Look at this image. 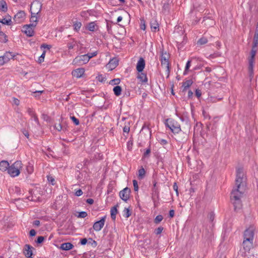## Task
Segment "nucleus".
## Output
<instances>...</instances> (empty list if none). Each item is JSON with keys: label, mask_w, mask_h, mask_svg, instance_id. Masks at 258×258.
I'll return each mask as SVG.
<instances>
[{"label": "nucleus", "mask_w": 258, "mask_h": 258, "mask_svg": "<svg viewBox=\"0 0 258 258\" xmlns=\"http://www.w3.org/2000/svg\"><path fill=\"white\" fill-rule=\"evenodd\" d=\"M243 168H237L236 169V177L235 179L236 188L233 189L231 194V200L234 205L235 210L240 209L241 206L240 199L244 191L243 185Z\"/></svg>", "instance_id": "obj_1"}, {"label": "nucleus", "mask_w": 258, "mask_h": 258, "mask_svg": "<svg viewBox=\"0 0 258 258\" xmlns=\"http://www.w3.org/2000/svg\"><path fill=\"white\" fill-rule=\"evenodd\" d=\"M22 167V163L20 161H17L12 165L9 166L8 172L12 177H15L20 174V170Z\"/></svg>", "instance_id": "obj_2"}, {"label": "nucleus", "mask_w": 258, "mask_h": 258, "mask_svg": "<svg viewBox=\"0 0 258 258\" xmlns=\"http://www.w3.org/2000/svg\"><path fill=\"white\" fill-rule=\"evenodd\" d=\"M256 47L252 46V48L250 52V56L248 59V73L250 79L251 80L253 75V66L254 62V57L256 52Z\"/></svg>", "instance_id": "obj_3"}, {"label": "nucleus", "mask_w": 258, "mask_h": 258, "mask_svg": "<svg viewBox=\"0 0 258 258\" xmlns=\"http://www.w3.org/2000/svg\"><path fill=\"white\" fill-rule=\"evenodd\" d=\"M165 124L174 134H178L181 131L180 125L174 120L167 119L166 121Z\"/></svg>", "instance_id": "obj_4"}, {"label": "nucleus", "mask_w": 258, "mask_h": 258, "mask_svg": "<svg viewBox=\"0 0 258 258\" xmlns=\"http://www.w3.org/2000/svg\"><path fill=\"white\" fill-rule=\"evenodd\" d=\"M169 54L166 52L162 51L161 55V62L162 67L164 68L166 71L169 72Z\"/></svg>", "instance_id": "obj_5"}, {"label": "nucleus", "mask_w": 258, "mask_h": 258, "mask_svg": "<svg viewBox=\"0 0 258 258\" xmlns=\"http://www.w3.org/2000/svg\"><path fill=\"white\" fill-rule=\"evenodd\" d=\"M36 27V24H30L24 25L22 31L28 37H32L34 34V29Z\"/></svg>", "instance_id": "obj_6"}, {"label": "nucleus", "mask_w": 258, "mask_h": 258, "mask_svg": "<svg viewBox=\"0 0 258 258\" xmlns=\"http://www.w3.org/2000/svg\"><path fill=\"white\" fill-rule=\"evenodd\" d=\"M82 51V63L86 64L89 62V60L97 54V52L95 51L91 53H84Z\"/></svg>", "instance_id": "obj_7"}, {"label": "nucleus", "mask_w": 258, "mask_h": 258, "mask_svg": "<svg viewBox=\"0 0 258 258\" xmlns=\"http://www.w3.org/2000/svg\"><path fill=\"white\" fill-rule=\"evenodd\" d=\"M254 229L253 227H249L247 229L244 233V239L253 240Z\"/></svg>", "instance_id": "obj_8"}, {"label": "nucleus", "mask_w": 258, "mask_h": 258, "mask_svg": "<svg viewBox=\"0 0 258 258\" xmlns=\"http://www.w3.org/2000/svg\"><path fill=\"white\" fill-rule=\"evenodd\" d=\"M106 217H103L98 221L96 222L93 225V229L96 231H99L103 228L104 225Z\"/></svg>", "instance_id": "obj_9"}, {"label": "nucleus", "mask_w": 258, "mask_h": 258, "mask_svg": "<svg viewBox=\"0 0 258 258\" xmlns=\"http://www.w3.org/2000/svg\"><path fill=\"white\" fill-rule=\"evenodd\" d=\"M130 189L125 187L119 192V197L123 201H126L130 198Z\"/></svg>", "instance_id": "obj_10"}, {"label": "nucleus", "mask_w": 258, "mask_h": 258, "mask_svg": "<svg viewBox=\"0 0 258 258\" xmlns=\"http://www.w3.org/2000/svg\"><path fill=\"white\" fill-rule=\"evenodd\" d=\"M33 249V247L29 244H26L24 246V254L28 258L32 257Z\"/></svg>", "instance_id": "obj_11"}, {"label": "nucleus", "mask_w": 258, "mask_h": 258, "mask_svg": "<svg viewBox=\"0 0 258 258\" xmlns=\"http://www.w3.org/2000/svg\"><path fill=\"white\" fill-rule=\"evenodd\" d=\"M41 7L42 6L39 2H34L31 4L30 10H33L39 13L41 11Z\"/></svg>", "instance_id": "obj_12"}, {"label": "nucleus", "mask_w": 258, "mask_h": 258, "mask_svg": "<svg viewBox=\"0 0 258 258\" xmlns=\"http://www.w3.org/2000/svg\"><path fill=\"white\" fill-rule=\"evenodd\" d=\"M25 17V13L24 11L18 12L13 18L14 20L17 23H20Z\"/></svg>", "instance_id": "obj_13"}, {"label": "nucleus", "mask_w": 258, "mask_h": 258, "mask_svg": "<svg viewBox=\"0 0 258 258\" xmlns=\"http://www.w3.org/2000/svg\"><path fill=\"white\" fill-rule=\"evenodd\" d=\"M145 66V62L144 59L141 57L138 61L137 64V70L139 72H142Z\"/></svg>", "instance_id": "obj_14"}, {"label": "nucleus", "mask_w": 258, "mask_h": 258, "mask_svg": "<svg viewBox=\"0 0 258 258\" xmlns=\"http://www.w3.org/2000/svg\"><path fill=\"white\" fill-rule=\"evenodd\" d=\"M0 23L4 25L10 26L12 24V18L9 15L6 16L5 18H0Z\"/></svg>", "instance_id": "obj_15"}, {"label": "nucleus", "mask_w": 258, "mask_h": 258, "mask_svg": "<svg viewBox=\"0 0 258 258\" xmlns=\"http://www.w3.org/2000/svg\"><path fill=\"white\" fill-rule=\"evenodd\" d=\"M85 28L90 31H95L98 29V26L95 22H92L87 24L85 26Z\"/></svg>", "instance_id": "obj_16"}, {"label": "nucleus", "mask_w": 258, "mask_h": 258, "mask_svg": "<svg viewBox=\"0 0 258 258\" xmlns=\"http://www.w3.org/2000/svg\"><path fill=\"white\" fill-rule=\"evenodd\" d=\"M27 112L31 116V119H33L37 123V124H39L38 118L33 110L30 108H28L27 109Z\"/></svg>", "instance_id": "obj_17"}, {"label": "nucleus", "mask_w": 258, "mask_h": 258, "mask_svg": "<svg viewBox=\"0 0 258 258\" xmlns=\"http://www.w3.org/2000/svg\"><path fill=\"white\" fill-rule=\"evenodd\" d=\"M253 240L244 239L242 244L246 251H249L252 246Z\"/></svg>", "instance_id": "obj_18"}, {"label": "nucleus", "mask_w": 258, "mask_h": 258, "mask_svg": "<svg viewBox=\"0 0 258 258\" xmlns=\"http://www.w3.org/2000/svg\"><path fill=\"white\" fill-rule=\"evenodd\" d=\"M9 163L7 161L3 160L0 162V170L2 171L8 170Z\"/></svg>", "instance_id": "obj_19"}, {"label": "nucleus", "mask_w": 258, "mask_h": 258, "mask_svg": "<svg viewBox=\"0 0 258 258\" xmlns=\"http://www.w3.org/2000/svg\"><path fill=\"white\" fill-rule=\"evenodd\" d=\"M137 78L142 83H146L148 81L147 76L145 74L142 72H139Z\"/></svg>", "instance_id": "obj_20"}, {"label": "nucleus", "mask_w": 258, "mask_h": 258, "mask_svg": "<svg viewBox=\"0 0 258 258\" xmlns=\"http://www.w3.org/2000/svg\"><path fill=\"white\" fill-rule=\"evenodd\" d=\"M73 247V245L72 243L70 242H67L61 244L60 248L64 250H68L72 249Z\"/></svg>", "instance_id": "obj_21"}, {"label": "nucleus", "mask_w": 258, "mask_h": 258, "mask_svg": "<svg viewBox=\"0 0 258 258\" xmlns=\"http://www.w3.org/2000/svg\"><path fill=\"white\" fill-rule=\"evenodd\" d=\"M151 28L152 31L156 32L159 28V25L155 20H152L150 23Z\"/></svg>", "instance_id": "obj_22"}, {"label": "nucleus", "mask_w": 258, "mask_h": 258, "mask_svg": "<svg viewBox=\"0 0 258 258\" xmlns=\"http://www.w3.org/2000/svg\"><path fill=\"white\" fill-rule=\"evenodd\" d=\"M15 55L11 52H6L3 55V57L6 62H8L11 59L14 57Z\"/></svg>", "instance_id": "obj_23"}, {"label": "nucleus", "mask_w": 258, "mask_h": 258, "mask_svg": "<svg viewBox=\"0 0 258 258\" xmlns=\"http://www.w3.org/2000/svg\"><path fill=\"white\" fill-rule=\"evenodd\" d=\"M0 11L3 12H6L8 11L7 4L4 0L0 1Z\"/></svg>", "instance_id": "obj_24"}, {"label": "nucleus", "mask_w": 258, "mask_h": 258, "mask_svg": "<svg viewBox=\"0 0 258 258\" xmlns=\"http://www.w3.org/2000/svg\"><path fill=\"white\" fill-rule=\"evenodd\" d=\"M108 65L111 69H112L118 65V61L116 59H112L109 61Z\"/></svg>", "instance_id": "obj_25"}, {"label": "nucleus", "mask_w": 258, "mask_h": 258, "mask_svg": "<svg viewBox=\"0 0 258 258\" xmlns=\"http://www.w3.org/2000/svg\"><path fill=\"white\" fill-rule=\"evenodd\" d=\"M145 170L143 167H141L138 171V177L139 179H142L144 178L145 175Z\"/></svg>", "instance_id": "obj_26"}, {"label": "nucleus", "mask_w": 258, "mask_h": 258, "mask_svg": "<svg viewBox=\"0 0 258 258\" xmlns=\"http://www.w3.org/2000/svg\"><path fill=\"white\" fill-rule=\"evenodd\" d=\"M193 82L191 80H188L183 83L182 87H183V91L189 88L192 84Z\"/></svg>", "instance_id": "obj_27"}, {"label": "nucleus", "mask_w": 258, "mask_h": 258, "mask_svg": "<svg viewBox=\"0 0 258 258\" xmlns=\"http://www.w3.org/2000/svg\"><path fill=\"white\" fill-rule=\"evenodd\" d=\"M113 90L114 94L116 96H118L121 94L122 89L120 86H116L115 87H114Z\"/></svg>", "instance_id": "obj_28"}, {"label": "nucleus", "mask_w": 258, "mask_h": 258, "mask_svg": "<svg viewBox=\"0 0 258 258\" xmlns=\"http://www.w3.org/2000/svg\"><path fill=\"white\" fill-rule=\"evenodd\" d=\"M72 74L73 77H76L77 78H79L81 77V68H78L74 71H73L72 73Z\"/></svg>", "instance_id": "obj_29"}, {"label": "nucleus", "mask_w": 258, "mask_h": 258, "mask_svg": "<svg viewBox=\"0 0 258 258\" xmlns=\"http://www.w3.org/2000/svg\"><path fill=\"white\" fill-rule=\"evenodd\" d=\"M47 178L48 183H50L52 185L56 184L55 179L51 175H47Z\"/></svg>", "instance_id": "obj_30"}, {"label": "nucleus", "mask_w": 258, "mask_h": 258, "mask_svg": "<svg viewBox=\"0 0 258 258\" xmlns=\"http://www.w3.org/2000/svg\"><path fill=\"white\" fill-rule=\"evenodd\" d=\"M131 215V212L128 208H125L123 211L122 215L125 218H128Z\"/></svg>", "instance_id": "obj_31"}, {"label": "nucleus", "mask_w": 258, "mask_h": 258, "mask_svg": "<svg viewBox=\"0 0 258 258\" xmlns=\"http://www.w3.org/2000/svg\"><path fill=\"white\" fill-rule=\"evenodd\" d=\"M111 218L113 220H114L116 218V215L117 213V209L115 208V207H113L111 209Z\"/></svg>", "instance_id": "obj_32"}, {"label": "nucleus", "mask_w": 258, "mask_h": 258, "mask_svg": "<svg viewBox=\"0 0 258 258\" xmlns=\"http://www.w3.org/2000/svg\"><path fill=\"white\" fill-rule=\"evenodd\" d=\"M77 184H74L72 186V189L75 191V195L76 196H78V197H79L81 196V188H76V186H77Z\"/></svg>", "instance_id": "obj_33"}, {"label": "nucleus", "mask_w": 258, "mask_h": 258, "mask_svg": "<svg viewBox=\"0 0 258 258\" xmlns=\"http://www.w3.org/2000/svg\"><path fill=\"white\" fill-rule=\"evenodd\" d=\"M88 245H90L92 247H95L97 245V243L95 240H93L92 238H89L87 243Z\"/></svg>", "instance_id": "obj_34"}, {"label": "nucleus", "mask_w": 258, "mask_h": 258, "mask_svg": "<svg viewBox=\"0 0 258 258\" xmlns=\"http://www.w3.org/2000/svg\"><path fill=\"white\" fill-rule=\"evenodd\" d=\"M207 42H208V40L206 38L202 37L198 40L197 43H198V44L203 45V44L207 43Z\"/></svg>", "instance_id": "obj_35"}, {"label": "nucleus", "mask_w": 258, "mask_h": 258, "mask_svg": "<svg viewBox=\"0 0 258 258\" xmlns=\"http://www.w3.org/2000/svg\"><path fill=\"white\" fill-rule=\"evenodd\" d=\"M258 45V34L255 33L253 38V44L254 47H257Z\"/></svg>", "instance_id": "obj_36"}, {"label": "nucleus", "mask_w": 258, "mask_h": 258, "mask_svg": "<svg viewBox=\"0 0 258 258\" xmlns=\"http://www.w3.org/2000/svg\"><path fill=\"white\" fill-rule=\"evenodd\" d=\"M190 61L188 60L186 62V66H185V70H184V71L183 72V75H186L187 74L188 69L190 68Z\"/></svg>", "instance_id": "obj_37"}, {"label": "nucleus", "mask_w": 258, "mask_h": 258, "mask_svg": "<svg viewBox=\"0 0 258 258\" xmlns=\"http://www.w3.org/2000/svg\"><path fill=\"white\" fill-rule=\"evenodd\" d=\"M70 118L72 120L75 125H79L80 123L79 120L74 116H71Z\"/></svg>", "instance_id": "obj_38"}, {"label": "nucleus", "mask_w": 258, "mask_h": 258, "mask_svg": "<svg viewBox=\"0 0 258 258\" xmlns=\"http://www.w3.org/2000/svg\"><path fill=\"white\" fill-rule=\"evenodd\" d=\"M44 239V237L43 236H38L35 242L37 243V244H41L43 242Z\"/></svg>", "instance_id": "obj_39"}, {"label": "nucleus", "mask_w": 258, "mask_h": 258, "mask_svg": "<svg viewBox=\"0 0 258 258\" xmlns=\"http://www.w3.org/2000/svg\"><path fill=\"white\" fill-rule=\"evenodd\" d=\"M163 219V217L162 215H158L156 216V217L155 219V223H160Z\"/></svg>", "instance_id": "obj_40"}, {"label": "nucleus", "mask_w": 258, "mask_h": 258, "mask_svg": "<svg viewBox=\"0 0 258 258\" xmlns=\"http://www.w3.org/2000/svg\"><path fill=\"white\" fill-rule=\"evenodd\" d=\"M45 55V51H44L42 54L40 55V56L38 58L39 63H41L44 61V59Z\"/></svg>", "instance_id": "obj_41"}, {"label": "nucleus", "mask_w": 258, "mask_h": 258, "mask_svg": "<svg viewBox=\"0 0 258 258\" xmlns=\"http://www.w3.org/2000/svg\"><path fill=\"white\" fill-rule=\"evenodd\" d=\"M74 29L76 31H78L80 29V28H81V23L79 22V23H75L74 24Z\"/></svg>", "instance_id": "obj_42"}, {"label": "nucleus", "mask_w": 258, "mask_h": 258, "mask_svg": "<svg viewBox=\"0 0 258 258\" xmlns=\"http://www.w3.org/2000/svg\"><path fill=\"white\" fill-rule=\"evenodd\" d=\"M133 185H134V190L136 191H138L139 187H138V182H137V181L135 179V180H133Z\"/></svg>", "instance_id": "obj_43"}, {"label": "nucleus", "mask_w": 258, "mask_h": 258, "mask_svg": "<svg viewBox=\"0 0 258 258\" xmlns=\"http://www.w3.org/2000/svg\"><path fill=\"white\" fill-rule=\"evenodd\" d=\"M30 22H32V24H36V25H37V16H33L31 17L30 18Z\"/></svg>", "instance_id": "obj_44"}, {"label": "nucleus", "mask_w": 258, "mask_h": 258, "mask_svg": "<svg viewBox=\"0 0 258 258\" xmlns=\"http://www.w3.org/2000/svg\"><path fill=\"white\" fill-rule=\"evenodd\" d=\"M54 127L58 131H60L62 129V126L60 123H55L54 125Z\"/></svg>", "instance_id": "obj_45"}, {"label": "nucleus", "mask_w": 258, "mask_h": 258, "mask_svg": "<svg viewBox=\"0 0 258 258\" xmlns=\"http://www.w3.org/2000/svg\"><path fill=\"white\" fill-rule=\"evenodd\" d=\"M120 80L119 79H115L111 81V83L114 85L118 84L120 83Z\"/></svg>", "instance_id": "obj_46"}, {"label": "nucleus", "mask_w": 258, "mask_h": 258, "mask_svg": "<svg viewBox=\"0 0 258 258\" xmlns=\"http://www.w3.org/2000/svg\"><path fill=\"white\" fill-rule=\"evenodd\" d=\"M208 218L209 220L212 222L214 219V214L213 212H211L208 215Z\"/></svg>", "instance_id": "obj_47"}, {"label": "nucleus", "mask_w": 258, "mask_h": 258, "mask_svg": "<svg viewBox=\"0 0 258 258\" xmlns=\"http://www.w3.org/2000/svg\"><path fill=\"white\" fill-rule=\"evenodd\" d=\"M81 61V57L77 56L73 60V63L77 64Z\"/></svg>", "instance_id": "obj_48"}, {"label": "nucleus", "mask_w": 258, "mask_h": 258, "mask_svg": "<svg viewBox=\"0 0 258 258\" xmlns=\"http://www.w3.org/2000/svg\"><path fill=\"white\" fill-rule=\"evenodd\" d=\"M173 189L176 191L177 196L178 195V186L176 184V183H174L173 186Z\"/></svg>", "instance_id": "obj_49"}, {"label": "nucleus", "mask_w": 258, "mask_h": 258, "mask_svg": "<svg viewBox=\"0 0 258 258\" xmlns=\"http://www.w3.org/2000/svg\"><path fill=\"white\" fill-rule=\"evenodd\" d=\"M123 131L124 133H126L127 134L128 133V132H130V127L127 125H125V126H124Z\"/></svg>", "instance_id": "obj_50"}, {"label": "nucleus", "mask_w": 258, "mask_h": 258, "mask_svg": "<svg viewBox=\"0 0 258 258\" xmlns=\"http://www.w3.org/2000/svg\"><path fill=\"white\" fill-rule=\"evenodd\" d=\"M5 63H6V62L5 61L3 56H0V66H3Z\"/></svg>", "instance_id": "obj_51"}, {"label": "nucleus", "mask_w": 258, "mask_h": 258, "mask_svg": "<svg viewBox=\"0 0 258 258\" xmlns=\"http://www.w3.org/2000/svg\"><path fill=\"white\" fill-rule=\"evenodd\" d=\"M36 234V232L34 229H31L29 232V235L30 236H34Z\"/></svg>", "instance_id": "obj_52"}, {"label": "nucleus", "mask_w": 258, "mask_h": 258, "mask_svg": "<svg viewBox=\"0 0 258 258\" xmlns=\"http://www.w3.org/2000/svg\"><path fill=\"white\" fill-rule=\"evenodd\" d=\"M163 229V228H162V227H158V228L157 229H156V233L157 234H160V233L162 232V231Z\"/></svg>", "instance_id": "obj_53"}, {"label": "nucleus", "mask_w": 258, "mask_h": 258, "mask_svg": "<svg viewBox=\"0 0 258 258\" xmlns=\"http://www.w3.org/2000/svg\"><path fill=\"white\" fill-rule=\"evenodd\" d=\"M40 224V221H39V220H35L33 222V225L34 226H35L37 227L39 226Z\"/></svg>", "instance_id": "obj_54"}, {"label": "nucleus", "mask_w": 258, "mask_h": 258, "mask_svg": "<svg viewBox=\"0 0 258 258\" xmlns=\"http://www.w3.org/2000/svg\"><path fill=\"white\" fill-rule=\"evenodd\" d=\"M13 102L15 104H16L17 106L19 105L20 104L19 100H18V99H17L16 98H13Z\"/></svg>", "instance_id": "obj_55"}, {"label": "nucleus", "mask_w": 258, "mask_h": 258, "mask_svg": "<svg viewBox=\"0 0 258 258\" xmlns=\"http://www.w3.org/2000/svg\"><path fill=\"white\" fill-rule=\"evenodd\" d=\"M23 134H24V135L27 137V138H29V133L28 131H27L26 130H24L23 131Z\"/></svg>", "instance_id": "obj_56"}, {"label": "nucleus", "mask_w": 258, "mask_h": 258, "mask_svg": "<svg viewBox=\"0 0 258 258\" xmlns=\"http://www.w3.org/2000/svg\"><path fill=\"white\" fill-rule=\"evenodd\" d=\"M88 241V239H87L86 238L82 239V241H81L82 245H85V244H87Z\"/></svg>", "instance_id": "obj_57"}, {"label": "nucleus", "mask_w": 258, "mask_h": 258, "mask_svg": "<svg viewBox=\"0 0 258 258\" xmlns=\"http://www.w3.org/2000/svg\"><path fill=\"white\" fill-rule=\"evenodd\" d=\"M31 11V16L33 17V16H37V15L39 14V13H38L37 12H35L34 11H33V10H30Z\"/></svg>", "instance_id": "obj_58"}, {"label": "nucleus", "mask_w": 258, "mask_h": 258, "mask_svg": "<svg viewBox=\"0 0 258 258\" xmlns=\"http://www.w3.org/2000/svg\"><path fill=\"white\" fill-rule=\"evenodd\" d=\"M159 142L161 144L164 145H166L167 144V142L166 140H164V139H161L160 141H159Z\"/></svg>", "instance_id": "obj_59"}, {"label": "nucleus", "mask_w": 258, "mask_h": 258, "mask_svg": "<svg viewBox=\"0 0 258 258\" xmlns=\"http://www.w3.org/2000/svg\"><path fill=\"white\" fill-rule=\"evenodd\" d=\"M196 96L199 98L200 97H201V92L200 91V90H196Z\"/></svg>", "instance_id": "obj_60"}, {"label": "nucleus", "mask_w": 258, "mask_h": 258, "mask_svg": "<svg viewBox=\"0 0 258 258\" xmlns=\"http://www.w3.org/2000/svg\"><path fill=\"white\" fill-rule=\"evenodd\" d=\"M174 216V211L173 210H171L169 211V216L171 218L173 217Z\"/></svg>", "instance_id": "obj_61"}, {"label": "nucleus", "mask_w": 258, "mask_h": 258, "mask_svg": "<svg viewBox=\"0 0 258 258\" xmlns=\"http://www.w3.org/2000/svg\"><path fill=\"white\" fill-rule=\"evenodd\" d=\"M41 47H44V48H47L48 49H50L51 47V45H47V44H42Z\"/></svg>", "instance_id": "obj_62"}, {"label": "nucleus", "mask_w": 258, "mask_h": 258, "mask_svg": "<svg viewBox=\"0 0 258 258\" xmlns=\"http://www.w3.org/2000/svg\"><path fill=\"white\" fill-rule=\"evenodd\" d=\"M86 202L87 203H88L89 204H92L94 202V200L92 199H88L87 200H86Z\"/></svg>", "instance_id": "obj_63"}, {"label": "nucleus", "mask_w": 258, "mask_h": 258, "mask_svg": "<svg viewBox=\"0 0 258 258\" xmlns=\"http://www.w3.org/2000/svg\"><path fill=\"white\" fill-rule=\"evenodd\" d=\"M87 214L86 212L82 211V213H81L82 218H85V217L87 216Z\"/></svg>", "instance_id": "obj_64"}]
</instances>
